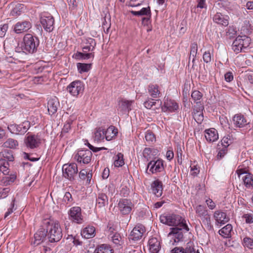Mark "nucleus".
Returning a JSON list of instances; mask_svg holds the SVG:
<instances>
[{
    "instance_id": "32",
    "label": "nucleus",
    "mask_w": 253,
    "mask_h": 253,
    "mask_svg": "<svg viewBox=\"0 0 253 253\" xmlns=\"http://www.w3.org/2000/svg\"><path fill=\"white\" fill-rule=\"evenodd\" d=\"M117 133V129L114 126H110L107 129H105V139L110 141L113 139Z\"/></svg>"
},
{
    "instance_id": "34",
    "label": "nucleus",
    "mask_w": 253,
    "mask_h": 253,
    "mask_svg": "<svg viewBox=\"0 0 253 253\" xmlns=\"http://www.w3.org/2000/svg\"><path fill=\"white\" fill-rule=\"evenodd\" d=\"M46 236L45 231L42 230L38 231L34 235V244L38 245L43 242Z\"/></svg>"
},
{
    "instance_id": "60",
    "label": "nucleus",
    "mask_w": 253,
    "mask_h": 253,
    "mask_svg": "<svg viewBox=\"0 0 253 253\" xmlns=\"http://www.w3.org/2000/svg\"><path fill=\"white\" fill-rule=\"evenodd\" d=\"M9 191L10 189L9 188H4L0 189V197L2 198H5L7 196Z\"/></svg>"
},
{
    "instance_id": "47",
    "label": "nucleus",
    "mask_w": 253,
    "mask_h": 253,
    "mask_svg": "<svg viewBox=\"0 0 253 253\" xmlns=\"http://www.w3.org/2000/svg\"><path fill=\"white\" fill-rule=\"evenodd\" d=\"M124 164L123 155L121 153H118L115 159L114 166L116 167H120L123 166Z\"/></svg>"
},
{
    "instance_id": "57",
    "label": "nucleus",
    "mask_w": 253,
    "mask_h": 253,
    "mask_svg": "<svg viewBox=\"0 0 253 253\" xmlns=\"http://www.w3.org/2000/svg\"><path fill=\"white\" fill-rule=\"evenodd\" d=\"M79 54L80 56L84 59H89L90 58L94 57V53L93 52L87 53V52H84L81 53L79 52Z\"/></svg>"
},
{
    "instance_id": "28",
    "label": "nucleus",
    "mask_w": 253,
    "mask_h": 253,
    "mask_svg": "<svg viewBox=\"0 0 253 253\" xmlns=\"http://www.w3.org/2000/svg\"><path fill=\"white\" fill-rule=\"evenodd\" d=\"M148 244L149 250L152 253H158L161 249L160 243L156 238L153 237L149 239Z\"/></svg>"
},
{
    "instance_id": "31",
    "label": "nucleus",
    "mask_w": 253,
    "mask_h": 253,
    "mask_svg": "<svg viewBox=\"0 0 253 253\" xmlns=\"http://www.w3.org/2000/svg\"><path fill=\"white\" fill-rule=\"evenodd\" d=\"M81 234L82 236L86 239L93 238L95 235V227L92 226H88L83 230Z\"/></svg>"
},
{
    "instance_id": "27",
    "label": "nucleus",
    "mask_w": 253,
    "mask_h": 253,
    "mask_svg": "<svg viewBox=\"0 0 253 253\" xmlns=\"http://www.w3.org/2000/svg\"><path fill=\"white\" fill-rule=\"evenodd\" d=\"M151 189L153 193L157 197H159L163 193V184L161 181L159 180L154 181L151 184Z\"/></svg>"
},
{
    "instance_id": "56",
    "label": "nucleus",
    "mask_w": 253,
    "mask_h": 253,
    "mask_svg": "<svg viewBox=\"0 0 253 253\" xmlns=\"http://www.w3.org/2000/svg\"><path fill=\"white\" fill-rule=\"evenodd\" d=\"M146 140L148 142H153L155 141L154 134L151 131H147L145 134Z\"/></svg>"
},
{
    "instance_id": "50",
    "label": "nucleus",
    "mask_w": 253,
    "mask_h": 253,
    "mask_svg": "<svg viewBox=\"0 0 253 253\" xmlns=\"http://www.w3.org/2000/svg\"><path fill=\"white\" fill-rule=\"evenodd\" d=\"M213 52V49H209L208 51H205L203 56L204 61L207 63H209L211 61L212 58V53Z\"/></svg>"
},
{
    "instance_id": "58",
    "label": "nucleus",
    "mask_w": 253,
    "mask_h": 253,
    "mask_svg": "<svg viewBox=\"0 0 253 253\" xmlns=\"http://www.w3.org/2000/svg\"><path fill=\"white\" fill-rule=\"evenodd\" d=\"M7 24H3L0 25V37H3L5 35V33L8 29Z\"/></svg>"
},
{
    "instance_id": "20",
    "label": "nucleus",
    "mask_w": 253,
    "mask_h": 253,
    "mask_svg": "<svg viewBox=\"0 0 253 253\" xmlns=\"http://www.w3.org/2000/svg\"><path fill=\"white\" fill-rule=\"evenodd\" d=\"M213 218L217 225L224 224L229 220V218L226 213L220 210L216 211L214 212Z\"/></svg>"
},
{
    "instance_id": "45",
    "label": "nucleus",
    "mask_w": 253,
    "mask_h": 253,
    "mask_svg": "<svg viewBox=\"0 0 253 253\" xmlns=\"http://www.w3.org/2000/svg\"><path fill=\"white\" fill-rule=\"evenodd\" d=\"M18 145V143L17 140L12 138L8 139L4 143L3 146L6 148H9L11 149L16 148Z\"/></svg>"
},
{
    "instance_id": "17",
    "label": "nucleus",
    "mask_w": 253,
    "mask_h": 253,
    "mask_svg": "<svg viewBox=\"0 0 253 253\" xmlns=\"http://www.w3.org/2000/svg\"><path fill=\"white\" fill-rule=\"evenodd\" d=\"M32 28V24L29 21L24 20L16 23L13 28L16 34H22L28 31Z\"/></svg>"
},
{
    "instance_id": "7",
    "label": "nucleus",
    "mask_w": 253,
    "mask_h": 253,
    "mask_svg": "<svg viewBox=\"0 0 253 253\" xmlns=\"http://www.w3.org/2000/svg\"><path fill=\"white\" fill-rule=\"evenodd\" d=\"M239 178L242 180L244 185L247 189H253V175L250 173H247L242 169H238L236 171Z\"/></svg>"
},
{
    "instance_id": "11",
    "label": "nucleus",
    "mask_w": 253,
    "mask_h": 253,
    "mask_svg": "<svg viewBox=\"0 0 253 253\" xmlns=\"http://www.w3.org/2000/svg\"><path fill=\"white\" fill-rule=\"evenodd\" d=\"M164 169V161L161 159L150 161L147 166V171L151 174H157Z\"/></svg>"
},
{
    "instance_id": "8",
    "label": "nucleus",
    "mask_w": 253,
    "mask_h": 253,
    "mask_svg": "<svg viewBox=\"0 0 253 253\" xmlns=\"http://www.w3.org/2000/svg\"><path fill=\"white\" fill-rule=\"evenodd\" d=\"M84 88V84L80 80H76L71 83L67 86V89L71 95L77 97L83 93Z\"/></svg>"
},
{
    "instance_id": "54",
    "label": "nucleus",
    "mask_w": 253,
    "mask_h": 253,
    "mask_svg": "<svg viewBox=\"0 0 253 253\" xmlns=\"http://www.w3.org/2000/svg\"><path fill=\"white\" fill-rule=\"evenodd\" d=\"M156 103V101L153 99L148 98L144 102V107L148 109H151Z\"/></svg>"
},
{
    "instance_id": "43",
    "label": "nucleus",
    "mask_w": 253,
    "mask_h": 253,
    "mask_svg": "<svg viewBox=\"0 0 253 253\" xmlns=\"http://www.w3.org/2000/svg\"><path fill=\"white\" fill-rule=\"evenodd\" d=\"M184 251V253H200L198 250L195 249L193 242L191 241L186 244Z\"/></svg>"
},
{
    "instance_id": "13",
    "label": "nucleus",
    "mask_w": 253,
    "mask_h": 253,
    "mask_svg": "<svg viewBox=\"0 0 253 253\" xmlns=\"http://www.w3.org/2000/svg\"><path fill=\"white\" fill-rule=\"evenodd\" d=\"M30 123L28 121H25L20 125L12 124L8 126L9 131L13 134H23L29 129Z\"/></svg>"
},
{
    "instance_id": "46",
    "label": "nucleus",
    "mask_w": 253,
    "mask_h": 253,
    "mask_svg": "<svg viewBox=\"0 0 253 253\" xmlns=\"http://www.w3.org/2000/svg\"><path fill=\"white\" fill-rule=\"evenodd\" d=\"M8 166V162L3 160H0V170L3 174L7 175L9 173Z\"/></svg>"
},
{
    "instance_id": "51",
    "label": "nucleus",
    "mask_w": 253,
    "mask_h": 253,
    "mask_svg": "<svg viewBox=\"0 0 253 253\" xmlns=\"http://www.w3.org/2000/svg\"><path fill=\"white\" fill-rule=\"evenodd\" d=\"M243 244L244 247L249 249H253V239L249 237H245L243 239Z\"/></svg>"
},
{
    "instance_id": "55",
    "label": "nucleus",
    "mask_w": 253,
    "mask_h": 253,
    "mask_svg": "<svg viewBox=\"0 0 253 253\" xmlns=\"http://www.w3.org/2000/svg\"><path fill=\"white\" fill-rule=\"evenodd\" d=\"M63 200L66 205L69 204L68 206H69L73 201L71 194L69 192H66L63 198Z\"/></svg>"
},
{
    "instance_id": "25",
    "label": "nucleus",
    "mask_w": 253,
    "mask_h": 253,
    "mask_svg": "<svg viewBox=\"0 0 253 253\" xmlns=\"http://www.w3.org/2000/svg\"><path fill=\"white\" fill-rule=\"evenodd\" d=\"M59 106V102L55 97L50 99L47 103V109L50 115L55 114Z\"/></svg>"
},
{
    "instance_id": "26",
    "label": "nucleus",
    "mask_w": 253,
    "mask_h": 253,
    "mask_svg": "<svg viewBox=\"0 0 253 253\" xmlns=\"http://www.w3.org/2000/svg\"><path fill=\"white\" fill-rule=\"evenodd\" d=\"M92 138L97 142L103 141L105 139V128L102 127L96 128L93 133Z\"/></svg>"
},
{
    "instance_id": "39",
    "label": "nucleus",
    "mask_w": 253,
    "mask_h": 253,
    "mask_svg": "<svg viewBox=\"0 0 253 253\" xmlns=\"http://www.w3.org/2000/svg\"><path fill=\"white\" fill-rule=\"evenodd\" d=\"M13 159L12 152L11 150H5L0 153V160L8 162L13 161Z\"/></svg>"
},
{
    "instance_id": "63",
    "label": "nucleus",
    "mask_w": 253,
    "mask_h": 253,
    "mask_svg": "<svg viewBox=\"0 0 253 253\" xmlns=\"http://www.w3.org/2000/svg\"><path fill=\"white\" fill-rule=\"evenodd\" d=\"M203 109L204 107L203 105L200 103H199L198 104L194 106L193 113H199L200 111V113H203Z\"/></svg>"
},
{
    "instance_id": "33",
    "label": "nucleus",
    "mask_w": 253,
    "mask_h": 253,
    "mask_svg": "<svg viewBox=\"0 0 253 253\" xmlns=\"http://www.w3.org/2000/svg\"><path fill=\"white\" fill-rule=\"evenodd\" d=\"M24 10L25 6L23 4L17 3L11 10L10 15L12 16L17 17L23 13Z\"/></svg>"
},
{
    "instance_id": "9",
    "label": "nucleus",
    "mask_w": 253,
    "mask_h": 253,
    "mask_svg": "<svg viewBox=\"0 0 253 253\" xmlns=\"http://www.w3.org/2000/svg\"><path fill=\"white\" fill-rule=\"evenodd\" d=\"M92 158V153L88 149H82L78 150L75 154L74 159L80 164H88Z\"/></svg>"
},
{
    "instance_id": "15",
    "label": "nucleus",
    "mask_w": 253,
    "mask_h": 253,
    "mask_svg": "<svg viewBox=\"0 0 253 253\" xmlns=\"http://www.w3.org/2000/svg\"><path fill=\"white\" fill-rule=\"evenodd\" d=\"M25 143L27 147L34 149L38 147L41 143V138L39 135L27 134Z\"/></svg>"
},
{
    "instance_id": "19",
    "label": "nucleus",
    "mask_w": 253,
    "mask_h": 253,
    "mask_svg": "<svg viewBox=\"0 0 253 253\" xmlns=\"http://www.w3.org/2000/svg\"><path fill=\"white\" fill-rule=\"evenodd\" d=\"M178 109V104L174 100L169 98L165 99L164 104L162 107V110L163 112H173Z\"/></svg>"
},
{
    "instance_id": "6",
    "label": "nucleus",
    "mask_w": 253,
    "mask_h": 253,
    "mask_svg": "<svg viewBox=\"0 0 253 253\" xmlns=\"http://www.w3.org/2000/svg\"><path fill=\"white\" fill-rule=\"evenodd\" d=\"M63 175L70 180L74 179L78 172L77 165L75 163L64 164L62 167Z\"/></svg>"
},
{
    "instance_id": "38",
    "label": "nucleus",
    "mask_w": 253,
    "mask_h": 253,
    "mask_svg": "<svg viewBox=\"0 0 253 253\" xmlns=\"http://www.w3.org/2000/svg\"><path fill=\"white\" fill-rule=\"evenodd\" d=\"M108 197L104 194H99L96 199V206L98 208H101L105 207L108 204Z\"/></svg>"
},
{
    "instance_id": "14",
    "label": "nucleus",
    "mask_w": 253,
    "mask_h": 253,
    "mask_svg": "<svg viewBox=\"0 0 253 253\" xmlns=\"http://www.w3.org/2000/svg\"><path fill=\"white\" fill-rule=\"evenodd\" d=\"M69 218L72 221L81 224L83 222V217L81 213V209L79 207L72 208L68 212Z\"/></svg>"
},
{
    "instance_id": "18",
    "label": "nucleus",
    "mask_w": 253,
    "mask_h": 253,
    "mask_svg": "<svg viewBox=\"0 0 253 253\" xmlns=\"http://www.w3.org/2000/svg\"><path fill=\"white\" fill-rule=\"evenodd\" d=\"M145 232V227L142 224H138L133 228L130 232L129 238L130 240L134 241L140 240Z\"/></svg>"
},
{
    "instance_id": "10",
    "label": "nucleus",
    "mask_w": 253,
    "mask_h": 253,
    "mask_svg": "<svg viewBox=\"0 0 253 253\" xmlns=\"http://www.w3.org/2000/svg\"><path fill=\"white\" fill-rule=\"evenodd\" d=\"M40 21L46 31L50 32L53 30L54 19L50 14L47 12L42 13L41 16Z\"/></svg>"
},
{
    "instance_id": "36",
    "label": "nucleus",
    "mask_w": 253,
    "mask_h": 253,
    "mask_svg": "<svg viewBox=\"0 0 253 253\" xmlns=\"http://www.w3.org/2000/svg\"><path fill=\"white\" fill-rule=\"evenodd\" d=\"M148 92L153 98H158L160 96V91L157 84H150L148 87Z\"/></svg>"
},
{
    "instance_id": "59",
    "label": "nucleus",
    "mask_w": 253,
    "mask_h": 253,
    "mask_svg": "<svg viewBox=\"0 0 253 253\" xmlns=\"http://www.w3.org/2000/svg\"><path fill=\"white\" fill-rule=\"evenodd\" d=\"M68 4L69 8L72 10H74L77 6L78 1L77 0H68Z\"/></svg>"
},
{
    "instance_id": "41",
    "label": "nucleus",
    "mask_w": 253,
    "mask_h": 253,
    "mask_svg": "<svg viewBox=\"0 0 253 253\" xmlns=\"http://www.w3.org/2000/svg\"><path fill=\"white\" fill-rule=\"evenodd\" d=\"M131 13L134 16H150L151 11L149 6L143 7L139 11H131Z\"/></svg>"
},
{
    "instance_id": "30",
    "label": "nucleus",
    "mask_w": 253,
    "mask_h": 253,
    "mask_svg": "<svg viewBox=\"0 0 253 253\" xmlns=\"http://www.w3.org/2000/svg\"><path fill=\"white\" fill-rule=\"evenodd\" d=\"M85 44L86 45L83 47L84 52L93 51L94 50L96 42L93 39L91 38H87L85 40Z\"/></svg>"
},
{
    "instance_id": "52",
    "label": "nucleus",
    "mask_w": 253,
    "mask_h": 253,
    "mask_svg": "<svg viewBox=\"0 0 253 253\" xmlns=\"http://www.w3.org/2000/svg\"><path fill=\"white\" fill-rule=\"evenodd\" d=\"M193 117L194 120L198 124H201L204 120V116L203 113H193Z\"/></svg>"
},
{
    "instance_id": "37",
    "label": "nucleus",
    "mask_w": 253,
    "mask_h": 253,
    "mask_svg": "<svg viewBox=\"0 0 253 253\" xmlns=\"http://www.w3.org/2000/svg\"><path fill=\"white\" fill-rule=\"evenodd\" d=\"M17 177L15 172H12L10 174L5 175L1 179V182L5 185H10L13 183Z\"/></svg>"
},
{
    "instance_id": "48",
    "label": "nucleus",
    "mask_w": 253,
    "mask_h": 253,
    "mask_svg": "<svg viewBox=\"0 0 253 253\" xmlns=\"http://www.w3.org/2000/svg\"><path fill=\"white\" fill-rule=\"evenodd\" d=\"M232 142V140L230 135H227L223 137L220 141L221 145L224 148H227Z\"/></svg>"
},
{
    "instance_id": "3",
    "label": "nucleus",
    "mask_w": 253,
    "mask_h": 253,
    "mask_svg": "<svg viewBox=\"0 0 253 253\" xmlns=\"http://www.w3.org/2000/svg\"><path fill=\"white\" fill-rule=\"evenodd\" d=\"M39 44V41L37 37L27 34L23 38V42L21 43V48L25 53H32L37 50Z\"/></svg>"
},
{
    "instance_id": "61",
    "label": "nucleus",
    "mask_w": 253,
    "mask_h": 253,
    "mask_svg": "<svg viewBox=\"0 0 253 253\" xmlns=\"http://www.w3.org/2000/svg\"><path fill=\"white\" fill-rule=\"evenodd\" d=\"M14 201H12L10 207L8 209L7 211L5 212V213L4 214L5 218H6L9 215H10L11 213H12L13 212V211L14 210Z\"/></svg>"
},
{
    "instance_id": "29",
    "label": "nucleus",
    "mask_w": 253,
    "mask_h": 253,
    "mask_svg": "<svg viewBox=\"0 0 253 253\" xmlns=\"http://www.w3.org/2000/svg\"><path fill=\"white\" fill-rule=\"evenodd\" d=\"M233 121L234 125L238 127H244L247 124L246 118L240 114L235 115L233 118Z\"/></svg>"
},
{
    "instance_id": "40",
    "label": "nucleus",
    "mask_w": 253,
    "mask_h": 253,
    "mask_svg": "<svg viewBox=\"0 0 253 253\" xmlns=\"http://www.w3.org/2000/svg\"><path fill=\"white\" fill-rule=\"evenodd\" d=\"M95 252L96 253H113V250L109 245L102 244L96 249Z\"/></svg>"
},
{
    "instance_id": "4",
    "label": "nucleus",
    "mask_w": 253,
    "mask_h": 253,
    "mask_svg": "<svg viewBox=\"0 0 253 253\" xmlns=\"http://www.w3.org/2000/svg\"><path fill=\"white\" fill-rule=\"evenodd\" d=\"M195 210L197 216L201 218L203 224L208 229H211V217L206 208L204 206L198 205L195 207Z\"/></svg>"
},
{
    "instance_id": "12",
    "label": "nucleus",
    "mask_w": 253,
    "mask_h": 253,
    "mask_svg": "<svg viewBox=\"0 0 253 253\" xmlns=\"http://www.w3.org/2000/svg\"><path fill=\"white\" fill-rule=\"evenodd\" d=\"M182 229H184L180 227L171 228V231L168 235V237L169 239L170 244L174 245L175 243H178L182 240L183 238Z\"/></svg>"
},
{
    "instance_id": "44",
    "label": "nucleus",
    "mask_w": 253,
    "mask_h": 253,
    "mask_svg": "<svg viewBox=\"0 0 253 253\" xmlns=\"http://www.w3.org/2000/svg\"><path fill=\"white\" fill-rule=\"evenodd\" d=\"M77 66L79 72L82 73L88 72L91 69V65L90 64L78 63Z\"/></svg>"
},
{
    "instance_id": "16",
    "label": "nucleus",
    "mask_w": 253,
    "mask_h": 253,
    "mask_svg": "<svg viewBox=\"0 0 253 253\" xmlns=\"http://www.w3.org/2000/svg\"><path fill=\"white\" fill-rule=\"evenodd\" d=\"M133 205L130 200L123 199L120 200L118 204V207L120 212L124 215L130 213Z\"/></svg>"
},
{
    "instance_id": "1",
    "label": "nucleus",
    "mask_w": 253,
    "mask_h": 253,
    "mask_svg": "<svg viewBox=\"0 0 253 253\" xmlns=\"http://www.w3.org/2000/svg\"><path fill=\"white\" fill-rule=\"evenodd\" d=\"M45 224L47 225V233L49 241L51 243L59 241L62 237V231L59 222L49 220Z\"/></svg>"
},
{
    "instance_id": "62",
    "label": "nucleus",
    "mask_w": 253,
    "mask_h": 253,
    "mask_svg": "<svg viewBox=\"0 0 253 253\" xmlns=\"http://www.w3.org/2000/svg\"><path fill=\"white\" fill-rule=\"evenodd\" d=\"M206 203L210 210H213L215 208V204L214 202L210 198L207 199Z\"/></svg>"
},
{
    "instance_id": "64",
    "label": "nucleus",
    "mask_w": 253,
    "mask_h": 253,
    "mask_svg": "<svg viewBox=\"0 0 253 253\" xmlns=\"http://www.w3.org/2000/svg\"><path fill=\"white\" fill-rule=\"evenodd\" d=\"M199 169L196 166H191V174L193 176H196L199 173Z\"/></svg>"
},
{
    "instance_id": "23",
    "label": "nucleus",
    "mask_w": 253,
    "mask_h": 253,
    "mask_svg": "<svg viewBox=\"0 0 253 253\" xmlns=\"http://www.w3.org/2000/svg\"><path fill=\"white\" fill-rule=\"evenodd\" d=\"M205 137L208 142H213L218 139V134L215 128H211L205 130Z\"/></svg>"
},
{
    "instance_id": "21",
    "label": "nucleus",
    "mask_w": 253,
    "mask_h": 253,
    "mask_svg": "<svg viewBox=\"0 0 253 253\" xmlns=\"http://www.w3.org/2000/svg\"><path fill=\"white\" fill-rule=\"evenodd\" d=\"M229 17L228 15H223L220 13H216L213 17L214 22L225 27L229 24Z\"/></svg>"
},
{
    "instance_id": "49",
    "label": "nucleus",
    "mask_w": 253,
    "mask_h": 253,
    "mask_svg": "<svg viewBox=\"0 0 253 253\" xmlns=\"http://www.w3.org/2000/svg\"><path fill=\"white\" fill-rule=\"evenodd\" d=\"M202 97V93L198 90H194L191 94V97L196 104L200 103V100L201 99Z\"/></svg>"
},
{
    "instance_id": "24",
    "label": "nucleus",
    "mask_w": 253,
    "mask_h": 253,
    "mask_svg": "<svg viewBox=\"0 0 253 253\" xmlns=\"http://www.w3.org/2000/svg\"><path fill=\"white\" fill-rule=\"evenodd\" d=\"M134 103L133 100H126L123 99L119 103L118 111L122 112V113L124 112H128L131 110V106Z\"/></svg>"
},
{
    "instance_id": "42",
    "label": "nucleus",
    "mask_w": 253,
    "mask_h": 253,
    "mask_svg": "<svg viewBox=\"0 0 253 253\" xmlns=\"http://www.w3.org/2000/svg\"><path fill=\"white\" fill-rule=\"evenodd\" d=\"M198 51V45L196 42H194L190 45V52L189 60L192 58V62H194L196 57Z\"/></svg>"
},
{
    "instance_id": "5",
    "label": "nucleus",
    "mask_w": 253,
    "mask_h": 253,
    "mask_svg": "<svg viewBox=\"0 0 253 253\" xmlns=\"http://www.w3.org/2000/svg\"><path fill=\"white\" fill-rule=\"evenodd\" d=\"M250 43V39L249 37L246 36H238L232 43V49L235 52L238 53L248 47Z\"/></svg>"
},
{
    "instance_id": "35",
    "label": "nucleus",
    "mask_w": 253,
    "mask_h": 253,
    "mask_svg": "<svg viewBox=\"0 0 253 253\" xmlns=\"http://www.w3.org/2000/svg\"><path fill=\"white\" fill-rule=\"evenodd\" d=\"M232 231V226L230 224H228L219 230V235L223 238H230L231 236V231Z\"/></svg>"
},
{
    "instance_id": "22",
    "label": "nucleus",
    "mask_w": 253,
    "mask_h": 253,
    "mask_svg": "<svg viewBox=\"0 0 253 253\" xmlns=\"http://www.w3.org/2000/svg\"><path fill=\"white\" fill-rule=\"evenodd\" d=\"M159 151L153 148H146L143 151V156L147 161L154 160L158 156Z\"/></svg>"
},
{
    "instance_id": "2",
    "label": "nucleus",
    "mask_w": 253,
    "mask_h": 253,
    "mask_svg": "<svg viewBox=\"0 0 253 253\" xmlns=\"http://www.w3.org/2000/svg\"><path fill=\"white\" fill-rule=\"evenodd\" d=\"M160 219L162 223L169 226H178L179 227L183 228L187 231L189 230L188 226L186 223V221L179 215L173 214L161 215Z\"/></svg>"
},
{
    "instance_id": "53",
    "label": "nucleus",
    "mask_w": 253,
    "mask_h": 253,
    "mask_svg": "<svg viewBox=\"0 0 253 253\" xmlns=\"http://www.w3.org/2000/svg\"><path fill=\"white\" fill-rule=\"evenodd\" d=\"M243 218L245 220V222L247 224L253 223V212L244 214L243 215Z\"/></svg>"
}]
</instances>
